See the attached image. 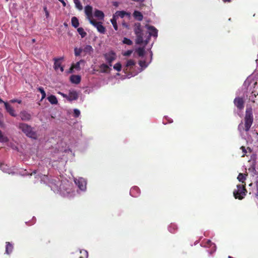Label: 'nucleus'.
I'll return each instance as SVG.
<instances>
[{
	"label": "nucleus",
	"mask_w": 258,
	"mask_h": 258,
	"mask_svg": "<svg viewBox=\"0 0 258 258\" xmlns=\"http://www.w3.org/2000/svg\"><path fill=\"white\" fill-rule=\"evenodd\" d=\"M101 72L102 73H107L109 69V66L105 63H102L100 66Z\"/></svg>",
	"instance_id": "26"
},
{
	"label": "nucleus",
	"mask_w": 258,
	"mask_h": 258,
	"mask_svg": "<svg viewBox=\"0 0 258 258\" xmlns=\"http://www.w3.org/2000/svg\"><path fill=\"white\" fill-rule=\"evenodd\" d=\"M78 98V93L75 91L70 92L68 95V100L72 101Z\"/></svg>",
	"instance_id": "14"
},
{
	"label": "nucleus",
	"mask_w": 258,
	"mask_h": 258,
	"mask_svg": "<svg viewBox=\"0 0 258 258\" xmlns=\"http://www.w3.org/2000/svg\"><path fill=\"white\" fill-rule=\"evenodd\" d=\"M132 52H133L132 50H128L124 53L123 55L124 56H129L132 54Z\"/></svg>",
	"instance_id": "45"
},
{
	"label": "nucleus",
	"mask_w": 258,
	"mask_h": 258,
	"mask_svg": "<svg viewBox=\"0 0 258 258\" xmlns=\"http://www.w3.org/2000/svg\"><path fill=\"white\" fill-rule=\"evenodd\" d=\"M122 42L124 44L130 45H132L133 44V41L130 39L127 38L126 37L123 38Z\"/></svg>",
	"instance_id": "40"
},
{
	"label": "nucleus",
	"mask_w": 258,
	"mask_h": 258,
	"mask_svg": "<svg viewBox=\"0 0 258 258\" xmlns=\"http://www.w3.org/2000/svg\"><path fill=\"white\" fill-rule=\"evenodd\" d=\"M123 25L126 27V28H127L128 27V25L125 24V23H123Z\"/></svg>",
	"instance_id": "56"
},
{
	"label": "nucleus",
	"mask_w": 258,
	"mask_h": 258,
	"mask_svg": "<svg viewBox=\"0 0 258 258\" xmlns=\"http://www.w3.org/2000/svg\"><path fill=\"white\" fill-rule=\"evenodd\" d=\"M58 1H59L60 3H62V5H63V6L64 7H66L67 4H66V2L64 1V0H58Z\"/></svg>",
	"instance_id": "50"
},
{
	"label": "nucleus",
	"mask_w": 258,
	"mask_h": 258,
	"mask_svg": "<svg viewBox=\"0 0 258 258\" xmlns=\"http://www.w3.org/2000/svg\"><path fill=\"white\" fill-rule=\"evenodd\" d=\"M74 68H73V67L72 66H71V68H70V69H69V70L68 72H69V73H73V72H74Z\"/></svg>",
	"instance_id": "49"
},
{
	"label": "nucleus",
	"mask_w": 258,
	"mask_h": 258,
	"mask_svg": "<svg viewBox=\"0 0 258 258\" xmlns=\"http://www.w3.org/2000/svg\"><path fill=\"white\" fill-rule=\"evenodd\" d=\"M115 16H114L113 17V19L111 20V22L113 25V27L114 29V30H115L116 31H117V29H118V27H117V22H116V19H115Z\"/></svg>",
	"instance_id": "39"
},
{
	"label": "nucleus",
	"mask_w": 258,
	"mask_h": 258,
	"mask_svg": "<svg viewBox=\"0 0 258 258\" xmlns=\"http://www.w3.org/2000/svg\"><path fill=\"white\" fill-rule=\"evenodd\" d=\"M104 56L109 66H112V62L116 59V55L113 50H110L104 54Z\"/></svg>",
	"instance_id": "4"
},
{
	"label": "nucleus",
	"mask_w": 258,
	"mask_h": 258,
	"mask_svg": "<svg viewBox=\"0 0 258 258\" xmlns=\"http://www.w3.org/2000/svg\"><path fill=\"white\" fill-rule=\"evenodd\" d=\"M246 174H244L242 173H240L238 175V177H237V179L240 181L241 182L243 183H244V185H245V180L246 179Z\"/></svg>",
	"instance_id": "22"
},
{
	"label": "nucleus",
	"mask_w": 258,
	"mask_h": 258,
	"mask_svg": "<svg viewBox=\"0 0 258 258\" xmlns=\"http://www.w3.org/2000/svg\"><path fill=\"white\" fill-rule=\"evenodd\" d=\"M177 227L175 224H171L168 227V230L171 233H174L176 231Z\"/></svg>",
	"instance_id": "31"
},
{
	"label": "nucleus",
	"mask_w": 258,
	"mask_h": 258,
	"mask_svg": "<svg viewBox=\"0 0 258 258\" xmlns=\"http://www.w3.org/2000/svg\"><path fill=\"white\" fill-rule=\"evenodd\" d=\"M44 10L45 13V15H46V18H48V17L49 16V11L47 10V8L46 7H45L44 8Z\"/></svg>",
	"instance_id": "47"
},
{
	"label": "nucleus",
	"mask_w": 258,
	"mask_h": 258,
	"mask_svg": "<svg viewBox=\"0 0 258 258\" xmlns=\"http://www.w3.org/2000/svg\"><path fill=\"white\" fill-rule=\"evenodd\" d=\"M136 52H137L138 54L140 56H144L145 51V48L144 47H139L136 49Z\"/></svg>",
	"instance_id": "27"
},
{
	"label": "nucleus",
	"mask_w": 258,
	"mask_h": 258,
	"mask_svg": "<svg viewBox=\"0 0 258 258\" xmlns=\"http://www.w3.org/2000/svg\"><path fill=\"white\" fill-rule=\"evenodd\" d=\"M63 59V57H60L59 58L55 57L53 58V60L54 61V68L55 70H58L59 68L61 66V62L60 61V60H62Z\"/></svg>",
	"instance_id": "13"
},
{
	"label": "nucleus",
	"mask_w": 258,
	"mask_h": 258,
	"mask_svg": "<svg viewBox=\"0 0 258 258\" xmlns=\"http://www.w3.org/2000/svg\"><path fill=\"white\" fill-rule=\"evenodd\" d=\"M4 102H5V101H4L1 98H0V103H4Z\"/></svg>",
	"instance_id": "55"
},
{
	"label": "nucleus",
	"mask_w": 258,
	"mask_h": 258,
	"mask_svg": "<svg viewBox=\"0 0 258 258\" xmlns=\"http://www.w3.org/2000/svg\"><path fill=\"white\" fill-rule=\"evenodd\" d=\"M148 29L150 31L149 32L150 35H152L154 37H157L158 35V30L154 26H148Z\"/></svg>",
	"instance_id": "18"
},
{
	"label": "nucleus",
	"mask_w": 258,
	"mask_h": 258,
	"mask_svg": "<svg viewBox=\"0 0 258 258\" xmlns=\"http://www.w3.org/2000/svg\"><path fill=\"white\" fill-rule=\"evenodd\" d=\"M2 122H1V120H0V125H2Z\"/></svg>",
	"instance_id": "60"
},
{
	"label": "nucleus",
	"mask_w": 258,
	"mask_h": 258,
	"mask_svg": "<svg viewBox=\"0 0 258 258\" xmlns=\"http://www.w3.org/2000/svg\"><path fill=\"white\" fill-rule=\"evenodd\" d=\"M19 116H20V118L23 121H29L32 118V115L26 110L20 111Z\"/></svg>",
	"instance_id": "9"
},
{
	"label": "nucleus",
	"mask_w": 258,
	"mask_h": 258,
	"mask_svg": "<svg viewBox=\"0 0 258 258\" xmlns=\"http://www.w3.org/2000/svg\"><path fill=\"white\" fill-rule=\"evenodd\" d=\"M37 173V171L35 170L33 172V174H36Z\"/></svg>",
	"instance_id": "58"
},
{
	"label": "nucleus",
	"mask_w": 258,
	"mask_h": 258,
	"mask_svg": "<svg viewBox=\"0 0 258 258\" xmlns=\"http://www.w3.org/2000/svg\"><path fill=\"white\" fill-rule=\"evenodd\" d=\"M59 68H60L61 72H63V71H64V68H63V66H61L60 67H59Z\"/></svg>",
	"instance_id": "53"
},
{
	"label": "nucleus",
	"mask_w": 258,
	"mask_h": 258,
	"mask_svg": "<svg viewBox=\"0 0 258 258\" xmlns=\"http://www.w3.org/2000/svg\"><path fill=\"white\" fill-rule=\"evenodd\" d=\"M139 191H140L139 188L137 186H135L131 188L130 193L132 195V196L136 197V195H135V194L136 193L138 194L139 192Z\"/></svg>",
	"instance_id": "29"
},
{
	"label": "nucleus",
	"mask_w": 258,
	"mask_h": 258,
	"mask_svg": "<svg viewBox=\"0 0 258 258\" xmlns=\"http://www.w3.org/2000/svg\"><path fill=\"white\" fill-rule=\"evenodd\" d=\"M208 242H211V241H210V240H209L208 241Z\"/></svg>",
	"instance_id": "61"
},
{
	"label": "nucleus",
	"mask_w": 258,
	"mask_h": 258,
	"mask_svg": "<svg viewBox=\"0 0 258 258\" xmlns=\"http://www.w3.org/2000/svg\"><path fill=\"white\" fill-rule=\"evenodd\" d=\"M228 258H234L233 257H232L231 255L228 256Z\"/></svg>",
	"instance_id": "57"
},
{
	"label": "nucleus",
	"mask_w": 258,
	"mask_h": 258,
	"mask_svg": "<svg viewBox=\"0 0 258 258\" xmlns=\"http://www.w3.org/2000/svg\"><path fill=\"white\" fill-rule=\"evenodd\" d=\"M133 1L136 2H139V3H142L145 0H132Z\"/></svg>",
	"instance_id": "51"
},
{
	"label": "nucleus",
	"mask_w": 258,
	"mask_h": 258,
	"mask_svg": "<svg viewBox=\"0 0 258 258\" xmlns=\"http://www.w3.org/2000/svg\"><path fill=\"white\" fill-rule=\"evenodd\" d=\"M90 24L97 28L98 31L101 33L104 34L106 31L105 27L102 25V22H97L94 19L90 20Z\"/></svg>",
	"instance_id": "5"
},
{
	"label": "nucleus",
	"mask_w": 258,
	"mask_h": 258,
	"mask_svg": "<svg viewBox=\"0 0 258 258\" xmlns=\"http://www.w3.org/2000/svg\"><path fill=\"white\" fill-rule=\"evenodd\" d=\"M4 104L6 110L10 114V115L13 117L16 116V114L15 112V110L8 102H4Z\"/></svg>",
	"instance_id": "11"
},
{
	"label": "nucleus",
	"mask_w": 258,
	"mask_h": 258,
	"mask_svg": "<svg viewBox=\"0 0 258 258\" xmlns=\"http://www.w3.org/2000/svg\"><path fill=\"white\" fill-rule=\"evenodd\" d=\"M247 96L248 97L250 101L258 104V93L256 91H252L250 95H247Z\"/></svg>",
	"instance_id": "10"
},
{
	"label": "nucleus",
	"mask_w": 258,
	"mask_h": 258,
	"mask_svg": "<svg viewBox=\"0 0 258 258\" xmlns=\"http://www.w3.org/2000/svg\"><path fill=\"white\" fill-rule=\"evenodd\" d=\"M8 0H6V1H8Z\"/></svg>",
	"instance_id": "62"
},
{
	"label": "nucleus",
	"mask_w": 258,
	"mask_h": 258,
	"mask_svg": "<svg viewBox=\"0 0 258 258\" xmlns=\"http://www.w3.org/2000/svg\"><path fill=\"white\" fill-rule=\"evenodd\" d=\"M83 59H81L79 61H78L77 62H76V63H73L72 64V66L73 67V68L74 69H76L78 70H80L81 68H80V62H83Z\"/></svg>",
	"instance_id": "37"
},
{
	"label": "nucleus",
	"mask_w": 258,
	"mask_h": 258,
	"mask_svg": "<svg viewBox=\"0 0 258 258\" xmlns=\"http://www.w3.org/2000/svg\"><path fill=\"white\" fill-rule=\"evenodd\" d=\"M139 64L141 67H146V62L144 60H140Z\"/></svg>",
	"instance_id": "46"
},
{
	"label": "nucleus",
	"mask_w": 258,
	"mask_h": 258,
	"mask_svg": "<svg viewBox=\"0 0 258 258\" xmlns=\"http://www.w3.org/2000/svg\"><path fill=\"white\" fill-rule=\"evenodd\" d=\"M80 256L79 258H88V251L86 250H80Z\"/></svg>",
	"instance_id": "33"
},
{
	"label": "nucleus",
	"mask_w": 258,
	"mask_h": 258,
	"mask_svg": "<svg viewBox=\"0 0 258 258\" xmlns=\"http://www.w3.org/2000/svg\"><path fill=\"white\" fill-rule=\"evenodd\" d=\"M247 190L245 185L243 184L237 185V189L233 191L234 198L239 200H243L246 196Z\"/></svg>",
	"instance_id": "3"
},
{
	"label": "nucleus",
	"mask_w": 258,
	"mask_h": 258,
	"mask_svg": "<svg viewBox=\"0 0 258 258\" xmlns=\"http://www.w3.org/2000/svg\"><path fill=\"white\" fill-rule=\"evenodd\" d=\"M83 55H92L94 52V48L90 45H85L82 48Z\"/></svg>",
	"instance_id": "8"
},
{
	"label": "nucleus",
	"mask_w": 258,
	"mask_h": 258,
	"mask_svg": "<svg viewBox=\"0 0 258 258\" xmlns=\"http://www.w3.org/2000/svg\"><path fill=\"white\" fill-rule=\"evenodd\" d=\"M38 89V90L40 91V92L42 94L41 100H42L43 99H44L46 97V94L45 91L44 89H43V88L42 87H38V89Z\"/></svg>",
	"instance_id": "35"
},
{
	"label": "nucleus",
	"mask_w": 258,
	"mask_h": 258,
	"mask_svg": "<svg viewBox=\"0 0 258 258\" xmlns=\"http://www.w3.org/2000/svg\"><path fill=\"white\" fill-rule=\"evenodd\" d=\"M113 68L117 71H120L121 69V63L120 62L115 63L113 66Z\"/></svg>",
	"instance_id": "41"
},
{
	"label": "nucleus",
	"mask_w": 258,
	"mask_h": 258,
	"mask_svg": "<svg viewBox=\"0 0 258 258\" xmlns=\"http://www.w3.org/2000/svg\"><path fill=\"white\" fill-rule=\"evenodd\" d=\"M136 35V42L138 44H141L144 42L143 41V34H140Z\"/></svg>",
	"instance_id": "24"
},
{
	"label": "nucleus",
	"mask_w": 258,
	"mask_h": 258,
	"mask_svg": "<svg viewBox=\"0 0 258 258\" xmlns=\"http://www.w3.org/2000/svg\"><path fill=\"white\" fill-rule=\"evenodd\" d=\"M94 16L100 20H103L104 18V14L101 10H95Z\"/></svg>",
	"instance_id": "21"
},
{
	"label": "nucleus",
	"mask_w": 258,
	"mask_h": 258,
	"mask_svg": "<svg viewBox=\"0 0 258 258\" xmlns=\"http://www.w3.org/2000/svg\"><path fill=\"white\" fill-rule=\"evenodd\" d=\"M244 100L242 97H236L234 99V104L239 110H242L244 108Z\"/></svg>",
	"instance_id": "6"
},
{
	"label": "nucleus",
	"mask_w": 258,
	"mask_h": 258,
	"mask_svg": "<svg viewBox=\"0 0 258 258\" xmlns=\"http://www.w3.org/2000/svg\"><path fill=\"white\" fill-rule=\"evenodd\" d=\"M40 240L45 245H48L50 243V239L47 237L41 238Z\"/></svg>",
	"instance_id": "32"
},
{
	"label": "nucleus",
	"mask_w": 258,
	"mask_h": 258,
	"mask_svg": "<svg viewBox=\"0 0 258 258\" xmlns=\"http://www.w3.org/2000/svg\"><path fill=\"white\" fill-rule=\"evenodd\" d=\"M144 43H145V45H147V43H148V40H146L144 41Z\"/></svg>",
	"instance_id": "54"
},
{
	"label": "nucleus",
	"mask_w": 258,
	"mask_h": 258,
	"mask_svg": "<svg viewBox=\"0 0 258 258\" xmlns=\"http://www.w3.org/2000/svg\"><path fill=\"white\" fill-rule=\"evenodd\" d=\"M9 141L8 138L3 135L2 132L0 130V143H7Z\"/></svg>",
	"instance_id": "30"
},
{
	"label": "nucleus",
	"mask_w": 258,
	"mask_h": 258,
	"mask_svg": "<svg viewBox=\"0 0 258 258\" xmlns=\"http://www.w3.org/2000/svg\"><path fill=\"white\" fill-rule=\"evenodd\" d=\"M10 102L11 103L17 102L18 103L21 104L22 103V100L17 99H12V100H10Z\"/></svg>",
	"instance_id": "43"
},
{
	"label": "nucleus",
	"mask_w": 258,
	"mask_h": 258,
	"mask_svg": "<svg viewBox=\"0 0 258 258\" xmlns=\"http://www.w3.org/2000/svg\"><path fill=\"white\" fill-rule=\"evenodd\" d=\"M115 16L120 18H124L125 16H129V14L127 12H125V11H116Z\"/></svg>",
	"instance_id": "25"
},
{
	"label": "nucleus",
	"mask_w": 258,
	"mask_h": 258,
	"mask_svg": "<svg viewBox=\"0 0 258 258\" xmlns=\"http://www.w3.org/2000/svg\"><path fill=\"white\" fill-rule=\"evenodd\" d=\"M74 2L76 5V7L79 10H82L83 9V7L81 5V3L80 0H74Z\"/></svg>",
	"instance_id": "34"
},
{
	"label": "nucleus",
	"mask_w": 258,
	"mask_h": 258,
	"mask_svg": "<svg viewBox=\"0 0 258 258\" xmlns=\"http://www.w3.org/2000/svg\"><path fill=\"white\" fill-rule=\"evenodd\" d=\"M13 246L12 244H11L10 242H6V252L7 254L10 253L13 250Z\"/></svg>",
	"instance_id": "19"
},
{
	"label": "nucleus",
	"mask_w": 258,
	"mask_h": 258,
	"mask_svg": "<svg viewBox=\"0 0 258 258\" xmlns=\"http://www.w3.org/2000/svg\"><path fill=\"white\" fill-rule=\"evenodd\" d=\"M74 116L75 117H78L80 116L81 113L79 109H75L74 110Z\"/></svg>",
	"instance_id": "42"
},
{
	"label": "nucleus",
	"mask_w": 258,
	"mask_h": 258,
	"mask_svg": "<svg viewBox=\"0 0 258 258\" xmlns=\"http://www.w3.org/2000/svg\"><path fill=\"white\" fill-rule=\"evenodd\" d=\"M70 80L72 83L78 84L80 83L81 78L79 75H73L70 77Z\"/></svg>",
	"instance_id": "15"
},
{
	"label": "nucleus",
	"mask_w": 258,
	"mask_h": 258,
	"mask_svg": "<svg viewBox=\"0 0 258 258\" xmlns=\"http://www.w3.org/2000/svg\"><path fill=\"white\" fill-rule=\"evenodd\" d=\"M241 149L242 150V152H243V155H242V157H244L247 153V151L245 149V147L244 146H242L241 147Z\"/></svg>",
	"instance_id": "44"
},
{
	"label": "nucleus",
	"mask_w": 258,
	"mask_h": 258,
	"mask_svg": "<svg viewBox=\"0 0 258 258\" xmlns=\"http://www.w3.org/2000/svg\"><path fill=\"white\" fill-rule=\"evenodd\" d=\"M59 93L61 94L63 97L66 98L68 100V95H67L61 92H59Z\"/></svg>",
	"instance_id": "48"
},
{
	"label": "nucleus",
	"mask_w": 258,
	"mask_h": 258,
	"mask_svg": "<svg viewBox=\"0 0 258 258\" xmlns=\"http://www.w3.org/2000/svg\"><path fill=\"white\" fill-rule=\"evenodd\" d=\"M256 84H257V82H255V83H254V85H256Z\"/></svg>",
	"instance_id": "59"
},
{
	"label": "nucleus",
	"mask_w": 258,
	"mask_h": 258,
	"mask_svg": "<svg viewBox=\"0 0 258 258\" xmlns=\"http://www.w3.org/2000/svg\"><path fill=\"white\" fill-rule=\"evenodd\" d=\"M223 2L225 3H230L231 2V0H223Z\"/></svg>",
	"instance_id": "52"
},
{
	"label": "nucleus",
	"mask_w": 258,
	"mask_h": 258,
	"mask_svg": "<svg viewBox=\"0 0 258 258\" xmlns=\"http://www.w3.org/2000/svg\"><path fill=\"white\" fill-rule=\"evenodd\" d=\"M47 99L52 104H57L58 103L57 99L55 95H51L48 97Z\"/></svg>",
	"instance_id": "20"
},
{
	"label": "nucleus",
	"mask_w": 258,
	"mask_h": 258,
	"mask_svg": "<svg viewBox=\"0 0 258 258\" xmlns=\"http://www.w3.org/2000/svg\"><path fill=\"white\" fill-rule=\"evenodd\" d=\"M134 31L136 35L143 33L141 23H135Z\"/></svg>",
	"instance_id": "16"
},
{
	"label": "nucleus",
	"mask_w": 258,
	"mask_h": 258,
	"mask_svg": "<svg viewBox=\"0 0 258 258\" xmlns=\"http://www.w3.org/2000/svg\"><path fill=\"white\" fill-rule=\"evenodd\" d=\"M75 182L81 190H84L86 189L87 182L83 178H79L78 179H76Z\"/></svg>",
	"instance_id": "7"
},
{
	"label": "nucleus",
	"mask_w": 258,
	"mask_h": 258,
	"mask_svg": "<svg viewBox=\"0 0 258 258\" xmlns=\"http://www.w3.org/2000/svg\"><path fill=\"white\" fill-rule=\"evenodd\" d=\"M92 11L93 8L90 6H87L85 8V13L86 14L87 18L88 19L90 22L91 20H93L92 16Z\"/></svg>",
	"instance_id": "12"
},
{
	"label": "nucleus",
	"mask_w": 258,
	"mask_h": 258,
	"mask_svg": "<svg viewBox=\"0 0 258 258\" xmlns=\"http://www.w3.org/2000/svg\"><path fill=\"white\" fill-rule=\"evenodd\" d=\"M77 31L81 35L82 38H84L87 35V32L85 31L83 27H79Z\"/></svg>",
	"instance_id": "28"
},
{
	"label": "nucleus",
	"mask_w": 258,
	"mask_h": 258,
	"mask_svg": "<svg viewBox=\"0 0 258 258\" xmlns=\"http://www.w3.org/2000/svg\"><path fill=\"white\" fill-rule=\"evenodd\" d=\"M75 54L76 56H79L81 55V53H83L82 48H78L76 47L74 49Z\"/></svg>",
	"instance_id": "38"
},
{
	"label": "nucleus",
	"mask_w": 258,
	"mask_h": 258,
	"mask_svg": "<svg viewBox=\"0 0 258 258\" xmlns=\"http://www.w3.org/2000/svg\"><path fill=\"white\" fill-rule=\"evenodd\" d=\"M133 17L138 21H142L143 19V14L140 11H137V10H135L133 13Z\"/></svg>",
	"instance_id": "17"
},
{
	"label": "nucleus",
	"mask_w": 258,
	"mask_h": 258,
	"mask_svg": "<svg viewBox=\"0 0 258 258\" xmlns=\"http://www.w3.org/2000/svg\"><path fill=\"white\" fill-rule=\"evenodd\" d=\"M71 23L73 26L78 28L80 25L79 21L76 16H74L71 20Z\"/></svg>",
	"instance_id": "23"
},
{
	"label": "nucleus",
	"mask_w": 258,
	"mask_h": 258,
	"mask_svg": "<svg viewBox=\"0 0 258 258\" xmlns=\"http://www.w3.org/2000/svg\"><path fill=\"white\" fill-rule=\"evenodd\" d=\"M135 60H134L133 59H130L127 60L126 64V67L127 68L128 67L132 68L134 66H135Z\"/></svg>",
	"instance_id": "36"
},
{
	"label": "nucleus",
	"mask_w": 258,
	"mask_h": 258,
	"mask_svg": "<svg viewBox=\"0 0 258 258\" xmlns=\"http://www.w3.org/2000/svg\"><path fill=\"white\" fill-rule=\"evenodd\" d=\"M18 128L28 138L37 139V133L34 131V128L25 123H19Z\"/></svg>",
	"instance_id": "2"
},
{
	"label": "nucleus",
	"mask_w": 258,
	"mask_h": 258,
	"mask_svg": "<svg viewBox=\"0 0 258 258\" xmlns=\"http://www.w3.org/2000/svg\"><path fill=\"white\" fill-rule=\"evenodd\" d=\"M253 122V115L252 109L251 108H247L244 117V124H243L242 122L239 124L238 125V130L241 133L244 131L248 132Z\"/></svg>",
	"instance_id": "1"
}]
</instances>
